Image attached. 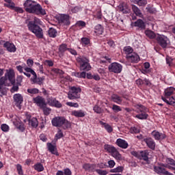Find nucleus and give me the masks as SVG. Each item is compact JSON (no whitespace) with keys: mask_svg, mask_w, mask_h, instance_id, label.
<instances>
[{"mask_svg":"<svg viewBox=\"0 0 175 175\" xmlns=\"http://www.w3.org/2000/svg\"><path fill=\"white\" fill-rule=\"evenodd\" d=\"M68 51L70 54H72V55H75V56L77 55V51H76V50L74 49L68 48Z\"/></svg>","mask_w":175,"mask_h":175,"instance_id":"obj_62","label":"nucleus"},{"mask_svg":"<svg viewBox=\"0 0 175 175\" xmlns=\"http://www.w3.org/2000/svg\"><path fill=\"white\" fill-rule=\"evenodd\" d=\"M14 125L18 129V131H20V132H24V131H25L24 123L20 120L14 121Z\"/></svg>","mask_w":175,"mask_h":175,"instance_id":"obj_27","label":"nucleus"},{"mask_svg":"<svg viewBox=\"0 0 175 175\" xmlns=\"http://www.w3.org/2000/svg\"><path fill=\"white\" fill-rule=\"evenodd\" d=\"M69 48H68V44H62L59 45V55L61 56H64V55L65 54V51H68Z\"/></svg>","mask_w":175,"mask_h":175,"instance_id":"obj_29","label":"nucleus"},{"mask_svg":"<svg viewBox=\"0 0 175 175\" xmlns=\"http://www.w3.org/2000/svg\"><path fill=\"white\" fill-rule=\"evenodd\" d=\"M111 99L112 102H114V103H117V105L122 104V98L118 94H113L111 97Z\"/></svg>","mask_w":175,"mask_h":175,"instance_id":"obj_28","label":"nucleus"},{"mask_svg":"<svg viewBox=\"0 0 175 175\" xmlns=\"http://www.w3.org/2000/svg\"><path fill=\"white\" fill-rule=\"evenodd\" d=\"M34 170L36 172H43L44 170V167L43 166V164L42 163H37L33 166Z\"/></svg>","mask_w":175,"mask_h":175,"instance_id":"obj_37","label":"nucleus"},{"mask_svg":"<svg viewBox=\"0 0 175 175\" xmlns=\"http://www.w3.org/2000/svg\"><path fill=\"white\" fill-rule=\"evenodd\" d=\"M108 70L112 73H121L122 72V65L117 62L111 63L108 66Z\"/></svg>","mask_w":175,"mask_h":175,"instance_id":"obj_13","label":"nucleus"},{"mask_svg":"<svg viewBox=\"0 0 175 175\" xmlns=\"http://www.w3.org/2000/svg\"><path fill=\"white\" fill-rule=\"evenodd\" d=\"M145 35L149 38V39H157V36L158 35L155 34V33L151 30H146Z\"/></svg>","mask_w":175,"mask_h":175,"instance_id":"obj_35","label":"nucleus"},{"mask_svg":"<svg viewBox=\"0 0 175 175\" xmlns=\"http://www.w3.org/2000/svg\"><path fill=\"white\" fill-rule=\"evenodd\" d=\"M154 172L157 173L158 174H165V172H166V169L161 167H154Z\"/></svg>","mask_w":175,"mask_h":175,"instance_id":"obj_44","label":"nucleus"},{"mask_svg":"<svg viewBox=\"0 0 175 175\" xmlns=\"http://www.w3.org/2000/svg\"><path fill=\"white\" fill-rule=\"evenodd\" d=\"M81 92V88L80 87L72 86L68 94V98L71 100H73L74 99H79V98H80Z\"/></svg>","mask_w":175,"mask_h":175,"instance_id":"obj_8","label":"nucleus"},{"mask_svg":"<svg viewBox=\"0 0 175 175\" xmlns=\"http://www.w3.org/2000/svg\"><path fill=\"white\" fill-rule=\"evenodd\" d=\"M135 113L137 114L135 115V118H137L138 120H147L148 118V115L147 114V111L148 109L144 105L140 104H137L135 105Z\"/></svg>","mask_w":175,"mask_h":175,"instance_id":"obj_6","label":"nucleus"},{"mask_svg":"<svg viewBox=\"0 0 175 175\" xmlns=\"http://www.w3.org/2000/svg\"><path fill=\"white\" fill-rule=\"evenodd\" d=\"M14 100L18 105H21L23 103V96L20 94H16L14 95Z\"/></svg>","mask_w":175,"mask_h":175,"instance_id":"obj_40","label":"nucleus"},{"mask_svg":"<svg viewBox=\"0 0 175 175\" xmlns=\"http://www.w3.org/2000/svg\"><path fill=\"white\" fill-rule=\"evenodd\" d=\"M33 103H35L40 109L41 107H44V106H47L46 104V100L43 96H37L34 98H33Z\"/></svg>","mask_w":175,"mask_h":175,"instance_id":"obj_15","label":"nucleus"},{"mask_svg":"<svg viewBox=\"0 0 175 175\" xmlns=\"http://www.w3.org/2000/svg\"><path fill=\"white\" fill-rule=\"evenodd\" d=\"M167 40H169V39L164 35L157 34L156 37L157 43L163 49L167 47Z\"/></svg>","mask_w":175,"mask_h":175,"instance_id":"obj_12","label":"nucleus"},{"mask_svg":"<svg viewBox=\"0 0 175 175\" xmlns=\"http://www.w3.org/2000/svg\"><path fill=\"white\" fill-rule=\"evenodd\" d=\"M134 3L138 5V6H146L147 0H134Z\"/></svg>","mask_w":175,"mask_h":175,"instance_id":"obj_47","label":"nucleus"},{"mask_svg":"<svg viewBox=\"0 0 175 175\" xmlns=\"http://www.w3.org/2000/svg\"><path fill=\"white\" fill-rule=\"evenodd\" d=\"M47 147L49 151L53 154V155H56V157L59 156V153H58V151L57 150V148L55 146L53 145L51 143H47Z\"/></svg>","mask_w":175,"mask_h":175,"instance_id":"obj_25","label":"nucleus"},{"mask_svg":"<svg viewBox=\"0 0 175 175\" xmlns=\"http://www.w3.org/2000/svg\"><path fill=\"white\" fill-rule=\"evenodd\" d=\"M90 43L91 40H90V38L87 37H83L81 39V44H82V46H88V44H90Z\"/></svg>","mask_w":175,"mask_h":175,"instance_id":"obj_45","label":"nucleus"},{"mask_svg":"<svg viewBox=\"0 0 175 175\" xmlns=\"http://www.w3.org/2000/svg\"><path fill=\"white\" fill-rule=\"evenodd\" d=\"M116 144L120 148L126 149L127 147H129L128 142L125 141V139H122L121 138H118L116 140Z\"/></svg>","mask_w":175,"mask_h":175,"instance_id":"obj_24","label":"nucleus"},{"mask_svg":"<svg viewBox=\"0 0 175 175\" xmlns=\"http://www.w3.org/2000/svg\"><path fill=\"white\" fill-rule=\"evenodd\" d=\"M48 102L50 106H53V107H57V109H61L62 107V104L59 103V101L57 100V98L51 97L48 99Z\"/></svg>","mask_w":175,"mask_h":175,"instance_id":"obj_20","label":"nucleus"},{"mask_svg":"<svg viewBox=\"0 0 175 175\" xmlns=\"http://www.w3.org/2000/svg\"><path fill=\"white\" fill-rule=\"evenodd\" d=\"M131 133H139L140 130L137 127L133 126L130 129Z\"/></svg>","mask_w":175,"mask_h":175,"instance_id":"obj_60","label":"nucleus"},{"mask_svg":"<svg viewBox=\"0 0 175 175\" xmlns=\"http://www.w3.org/2000/svg\"><path fill=\"white\" fill-rule=\"evenodd\" d=\"M175 96V88L174 87L167 88L164 90V97L161 96V98H165L167 100H170V98L172 96Z\"/></svg>","mask_w":175,"mask_h":175,"instance_id":"obj_16","label":"nucleus"},{"mask_svg":"<svg viewBox=\"0 0 175 175\" xmlns=\"http://www.w3.org/2000/svg\"><path fill=\"white\" fill-rule=\"evenodd\" d=\"M95 172L98 174V175H107L109 172H107L106 170H103L101 169H96Z\"/></svg>","mask_w":175,"mask_h":175,"instance_id":"obj_53","label":"nucleus"},{"mask_svg":"<svg viewBox=\"0 0 175 175\" xmlns=\"http://www.w3.org/2000/svg\"><path fill=\"white\" fill-rule=\"evenodd\" d=\"M126 58L128 62H131V64H137L140 61V56L135 52L126 55Z\"/></svg>","mask_w":175,"mask_h":175,"instance_id":"obj_14","label":"nucleus"},{"mask_svg":"<svg viewBox=\"0 0 175 175\" xmlns=\"http://www.w3.org/2000/svg\"><path fill=\"white\" fill-rule=\"evenodd\" d=\"M57 20L60 25H65L66 27H69V25H70V16L69 14H59L57 16Z\"/></svg>","mask_w":175,"mask_h":175,"instance_id":"obj_10","label":"nucleus"},{"mask_svg":"<svg viewBox=\"0 0 175 175\" xmlns=\"http://www.w3.org/2000/svg\"><path fill=\"white\" fill-rule=\"evenodd\" d=\"M116 161H122V155L120 154V152L116 149L111 154Z\"/></svg>","mask_w":175,"mask_h":175,"instance_id":"obj_38","label":"nucleus"},{"mask_svg":"<svg viewBox=\"0 0 175 175\" xmlns=\"http://www.w3.org/2000/svg\"><path fill=\"white\" fill-rule=\"evenodd\" d=\"M71 115L74 116V117H77V118H83V117H85V111L81 109L74 110L71 112Z\"/></svg>","mask_w":175,"mask_h":175,"instance_id":"obj_26","label":"nucleus"},{"mask_svg":"<svg viewBox=\"0 0 175 175\" xmlns=\"http://www.w3.org/2000/svg\"><path fill=\"white\" fill-rule=\"evenodd\" d=\"M144 142L146 143L148 148H150V150H155V141L152 139L151 137H148L144 139Z\"/></svg>","mask_w":175,"mask_h":175,"instance_id":"obj_21","label":"nucleus"},{"mask_svg":"<svg viewBox=\"0 0 175 175\" xmlns=\"http://www.w3.org/2000/svg\"><path fill=\"white\" fill-rule=\"evenodd\" d=\"M8 80L13 85L11 88L10 92H17L18 91V84L16 85V79L14 78V71L12 70H7V73L5 74L4 77L0 78V96H3L6 95V90L3 89V87H9L10 83H8Z\"/></svg>","mask_w":175,"mask_h":175,"instance_id":"obj_1","label":"nucleus"},{"mask_svg":"<svg viewBox=\"0 0 175 175\" xmlns=\"http://www.w3.org/2000/svg\"><path fill=\"white\" fill-rule=\"evenodd\" d=\"M27 65L29 66V67H25V68H32V66H33V60H32V59H28L27 60Z\"/></svg>","mask_w":175,"mask_h":175,"instance_id":"obj_61","label":"nucleus"},{"mask_svg":"<svg viewBox=\"0 0 175 175\" xmlns=\"http://www.w3.org/2000/svg\"><path fill=\"white\" fill-rule=\"evenodd\" d=\"M40 109H42V110H43V113L44 114V116H49L50 114V113L51 112V109L44 106L43 107H41Z\"/></svg>","mask_w":175,"mask_h":175,"instance_id":"obj_48","label":"nucleus"},{"mask_svg":"<svg viewBox=\"0 0 175 175\" xmlns=\"http://www.w3.org/2000/svg\"><path fill=\"white\" fill-rule=\"evenodd\" d=\"M165 59L167 65H169V66H175V59L167 56Z\"/></svg>","mask_w":175,"mask_h":175,"instance_id":"obj_43","label":"nucleus"},{"mask_svg":"<svg viewBox=\"0 0 175 175\" xmlns=\"http://www.w3.org/2000/svg\"><path fill=\"white\" fill-rule=\"evenodd\" d=\"M76 61L78 65H79L80 70L83 71L81 72H72L73 76H75V77H78V79H85V77L87 76L85 72H88L92 69L91 64H90V58L85 56L79 55L76 57Z\"/></svg>","mask_w":175,"mask_h":175,"instance_id":"obj_2","label":"nucleus"},{"mask_svg":"<svg viewBox=\"0 0 175 175\" xmlns=\"http://www.w3.org/2000/svg\"><path fill=\"white\" fill-rule=\"evenodd\" d=\"M25 118L23 121L24 122H29V125L32 126V128H38V125H39V122L38 121V118H32L31 113L27 112L25 113Z\"/></svg>","mask_w":175,"mask_h":175,"instance_id":"obj_11","label":"nucleus"},{"mask_svg":"<svg viewBox=\"0 0 175 175\" xmlns=\"http://www.w3.org/2000/svg\"><path fill=\"white\" fill-rule=\"evenodd\" d=\"M83 169H84L85 172L92 173V172L96 170V164L85 163L83 165Z\"/></svg>","mask_w":175,"mask_h":175,"instance_id":"obj_22","label":"nucleus"},{"mask_svg":"<svg viewBox=\"0 0 175 175\" xmlns=\"http://www.w3.org/2000/svg\"><path fill=\"white\" fill-rule=\"evenodd\" d=\"M11 10H14L17 13L23 14L24 13V10L20 7H16V5H14V8H11Z\"/></svg>","mask_w":175,"mask_h":175,"instance_id":"obj_52","label":"nucleus"},{"mask_svg":"<svg viewBox=\"0 0 175 175\" xmlns=\"http://www.w3.org/2000/svg\"><path fill=\"white\" fill-rule=\"evenodd\" d=\"M120 10L123 13H126V14L131 13V9H129V6L126 3V5L122 4L121 5H120Z\"/></svg>","mask_w":175,"mask_h":175,"instance_id":"obj_32","label":"nucleus"},{"mask_svg":"<svg viewBox=\"0 0 175 175\" xmlns=\"http://www.w3.org/2000/svg\"><path fill=\"white\" fill-rule=\"evenodd\" d=\"M38 24H40V19L34 17L33 21H29L27 28L30 32H32V33L36 35V38L38 39H43V29H42Z\"/></svg>","mask_w":175,"mask_h":175,"instance_id":"obj_4","label":"nucleus"},{"mask_svg":"<svg viewBox=\"0 0 175 175\" xmlns=\"http://www.w3.org/2000/svg\"><path fill=\"white\" fill-rule=\"evenodd\" d=\"M28 94L30 96H33L36 94H39L40 91L38 88H29L27 90Z\"/></svg>","mask_w":175,"mask_h":175,"instance_id":"obj_41","label":"nucleus"},{"mask_svg":"<svg viewBox=\"0 0 175 175\" xmlns=\"http://www.w3.org/2000/svg\"><path fill=\"white\" fill-rule=\"evenodd\" d=\"M132 10L133 13H135V16H137L138 17H142L143 16L140 9H139V8L135 5H132Z\"/></svg>","mask_w":175,"mask_h":175,"instance_id":"obj_34","label":"nucleus"},{"mask_svg":"<svg viewBox=\"0 0 175 175\" xmlns=\"http://www.w3.org/2000/svg\"><path fill=\"white\" fill-rule=\"evenodd\" d=\"M24 79V77L23 75H18L16 77V84L21 85V83H23V79Z\"/></svg>","mask_w":175,"mask_h":175,"instance_id":"obj_59","label":"nucleus"},{"mask_svg":"<svg viewBox=\"0 0 175 175\" xmlns=\"http://www.w3.org/2000/svg\"><path fill=\"white\" fill-rule=\"evenodd\" d=\"M55 137L57 139H62V137H64V133L62 132V130L58 129L57 133L55 134Z\"/></svg>","mask_w":175,"mask_h":175,"instance_id":"obj_51","label":"nucleus"},{"mask_svg":"<svg viewBox=\"0 0 175 175\" xmlns=\"http://www.w3.org/2000/svg\"><path fill=\"white\" fill-rule=\"evenodd\" d=\"M16 170L18 172V174L24 175V172H23V166L21 164L16 165Z\"/></svg>","mask_w":175,"mask_h":175,"instance_id":"obj_55","label":"nucleus"},{"mask_svg":"<svg viewBox=\"0 0 175 175\" xmlns=\"http://www.w3.org/2000/svg\"><path fill=\"white\" fill-rule=\"evenodd\" d=\"M66 105L70 106V107H79V103H77L67 102Z\"/></svg>","mask_w":175,"mask_h":175,"instance_id":"obj_58","label":"nucleus"},{"mask_svg":"<svg viewBox=\"0 0 175 175\" xmlns=\"http://www.w3.org/2000/svg\"><path fill=\"white\" fill-rule=\"evenodd\" d=\"M1 129L3 132H9V131H10V127L6 124H3L1 125Z\"/></svg>","mask_w":175,"mask_h":175,"instance_id":"obj_50","label":"nucleus"},{"mask_svg":"<svg viewBox=\"0 0 175 175\" xmlns=\"http://www.w3.org/2000/svg\"><path fill=\"white\" fill-rule=\"evenodd\" d=\"M57 33H58L57 29L53 27L49 28L48 30V35L49 38H57Z\"/></svg>","mask_w":175,"mask_h":175,"instance_id":"obj_39","label":"nucleus"},{"mask_svg":"<svg viewBox=\"0 0 175 175\" xmlns=\"http://www.w3.org/2000/svg\"><path fill=\"white\" fill-rule=\"evenodd\" d=\"M124 51H125L126 55H128V54H133L134 53L133 49H132L131 46H125L124 48Z\"/></svg>","mask_w":175,"mask_h":175,"instance_id":"obj_49","label":"nucleus"},{"mask_svg":"<svg viewBox=\"0 0 175 175\" xmlns=\"http://www.w3.org/2000/svg\"><path fill=\"white\" fill-rule=\"evenodd\" d=\"M25 72L27 73H31L33 75L31 80L34 84H38V85H42L43 84L44 77H38L36 72L31 68H25Z\"/></svg>","mask_w":175,"mask_h":175,"instance_id":"obj_9","label":"nucleus"},{"mask_svg":"<svg viewBox=\"0 0 175 175\" xmlns=\"http://www.w3.org/2000/svg\"><path fill=\"white\" fill-rule=\"evenodd\" d=\"M104 31H105V29L103 28V26H102L101 25H97L94 27V32L98 36L103 35Z\"/></svg>","mask_w":175,"mask_h":175,"instance_id":"obj_31","label":"nucleus"},{"mask_svg":"<svg viewBox=\"0 0 175 175\" xmlns=\"http://www.w3.org/2000/svg\"><path fill=\"white\" fill-rule=\"evenodd\" d=\"M137 85L139 87H143V85H146V87H151L152 83L150 81V79L145 78L144 79H138L135 81Z\"/></svg>","mask_w":175,"mask_h":175,"instance_id":"obj_17","label":"nucleus"},{"mask_svg":"<svg viewBox=\"0 0 175 175\" xmlns=\"http://www.w3.org/2000/svg\"><path fill=\"white\" fill-rule=\"evenodd\" d=\"M51 124L53 126H56V128H62L64 131L69 129L72 124L70 122H68V120L65 119L64 117L57 116L52 119Z\"/></svg>","mask_w":175,"mask_h":175,"instance_id":"obj_5","label":"nucleus"},{"mask_svg":"<svg viewBox=\"0 0 175 175\" xmlns=\"http://www.w3.org/2000/svg\"><path fill=\"white\" fill-rule=\"evenodd\" d=\"M3 47L6 49L7 51L9 53H16V46L14 44L10 42L9 41H7L3 44Z\"/></svg>","mask_w":175,"mask_h":175,"instance_id":"obj_19","label":"nucleus"},{"mask_svg":"<svg viewBox=\"0 0 175 175\" xmlns=\"http://www.w3.org/2000/svg\"><path fill=\"white\" fill-rule=\"evenodd\" d=\"M112 110L115 111V113H118V111H122V109H121V107L114 104L112 106Z\"/></svg>","mask_w":175,"mask_h":175,"instance_id":"obj_54","label":"nucleus"},{"mask_svg":"<svg viewBox=\"0 0 175 175\" xmlns=\"http://www.w3.org/2000/svg\"><path fill=\"white\" fill-rule=\"evenodd\" d=\"M99 124L104 126L105 129L107 130V132H108V133H111V132H113V127H111L110 124L104 122L103 121H100Z\"/></svg>","mask_w":175,"mask_h":175,"instance_id":"obj_33","label":"nucleus"},{"mask_svg":"<svg viewBox=\"0 0 175 175\" xmlns=\"http://www.w3.org/2000/svg\"><path fill=\"white\" fill-rule=\"evenodd\" d=\"M131 155L133 157H135V158H137V159H140V161H144L146 162V163H148L149 162V155H150V151L146 150L140 151L139 152L136 151H132L131 152Z\"/></svg>","mask_w":175,"mask_h":175,"instance_id":"obj_7","label":"nucleus"},{"mask_svg":"<svg viewBox=\"0 0 175 175\" xmlns=\"http://www.w3.org/2000/svg\"><path fill=\"white\" fill-rule=\"evenodd\" d=\"M25 66H27L25 64H22V66H16L17 71L19 72L20 73H24V72L23 71V69L25 70Z\"/></svg>","mask_w":175,"mask_h":175,"instance_id":"obj_57","label":"nucleus"},{"mask_svg":"<svg viewBox=\"0 0 175 175\" xmlns=\"http://www.w3.org/2000/svg\"><path fill=\"white\" fill-rule=\"evenodd\" d=\"M108 165H109V167H110V169H113V167H114V166H116V161H114V160H109L108 161Z\"/></svg>","mask_w":175,"mask_h":175,"instance_id":"obj_63","label":"nucleus"},{"mask_svg":"<svg viewBox=\"0 0 175 175\" xmlns=\"http://www.w3.org/2000/svg\"><path fill=\"white\" fill-rule=\"evenodd\" d=\"M104 150H105V151H107L109 154H112L117 150V148L110 144H105Z\"/></svg>","mask_w":175,"mask_h":175,"instance_id":"obj_30","label":"nucleus"},{"mask_svg":"<svg viewBox=\"0 0 175 175\" xmlns=\"http://www.w3.org/2000/svg\"><path fill=\"white\" fill-rule=\"evenodd\" d=\"M93 110L94 113H96L97 114H100V113H102V108H100V107H99L98 105H95L93 107Z\"/></svg>","mask_w":175,"mask_h":175,"instance_id":"obj_56","label":"nucleus"},{"mask_svg":"<svg viewBox=\"0 0 175 175\" xmlns=\"http://www.w3.org/2000/svg\"><path fill=\"white\" fill-rule=\"evenodd\" d=\"M81 10L80 6L71 7L70 8V14L79 13Z\"/></svg>","mask_w":175,"mask_h":175,"instance_id":"obj_46","label":"nucleus"},{"mask_svg":"<svg viewBox=\"0 0 175 175\" xmlns=\"http://www.w3.org/2000/svg\"><path fill=\"white\" fill-rule=\"evenodd\" d=\"M23 7L27 13L37 15L41 14L42 16L46 14V10L42 8L39 3L35 1L26 0L23 3Z\"/></svg>","mask_w":175,"mask_h":175,"instance_id":"obj_3","label":"nucleus"},{"mask_svg":"<svg viewBox=\"0 0 175 175\" xmlns=\"http://www.w3.org/2000/svg\"><path fill=\"white\" fill-rule=\"evenodd\" d=\"M151 135L155 140H165L167 137L166 134L160 133L157 131H153L151 133Z\"/></svg>","mask_w":175,"mask_h":175,"instance_id":"obj_18","label":"nucleus"},{"mask_svg":"<svg viewBox=\"0 0 175 175\" xmlns=\"http://www.w3.org/2000/svg\"><path fill=\"white\" fill-rule=\"evenodd\" d=\"M64 175H72V171H70V169L66 168L64 170Z\"/></svg>","mask_w":175,"mask_h":175,"instance_id":"obj_64","label":"nucleus"},{"mask_svg":"<svg viewBox=\"0 0 175 175\" xmlns=\"http://www.w3.org/2000/svg\"><path fill=\"white\" fill-rule=\"evenodd\" d=\"M3 1L4 2H6V3H4V6L5 8H8V9H12V8H14V6H16V4L12 0H3Z\"/></svg>","mask_w":175,"mask_h":175,"instance_id":"obj_42","label":"nucleus"},{"mask_svg":"<svg viewBox=\"0 0 175 175\" xmlns=\"http://www.w3.org/2000/svg\"><path fill=\"white\" fill-rule=\"evenodd\" d=\"M85 25H87V23L85 21H79L75 23V27L77 29H83V28H85Z\"/></svg>","mask_w":175,"mask_h":175,"instance_id":"obj_36","label":"nucleus"},{"mask_svg":"<svg viewBox=\"0 0 175 175\" xmlns=\"http://www.w3.org/2000/svg\"><path fill=\"white\" fill-rule=\"evenodd\" d=\"M134 27H137L140 31L146 29V23L142 19H138L134 23Z\"/></svg>","mask_w":175,"mask_h":175,"instance_id":"obj_23","label":"nucleus"}]
</instances>
